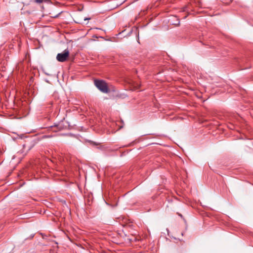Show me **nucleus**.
<instances>
[{
	"mask_svg": "<svg viewBox=\"0 0 253 253\" xmlns=\"http://www.w3.org/2000/svg\"><path fill=\"white\" fill-rule=\"evenodd\" d=\"M69 56V50L68 49H65L63 52L58 53L57 55L56 59L58 61L63 62L67 60Z\"/></svg>",
	"mask_w": 253,
	"mask_h": 253,
	"instance_id": "nucleus-2",
	"label": "nucleus"
},
{
	"mask_svg": "<svg viewBox=\"0 0 253 253\" xmlns=\"http://www.w3.org/2000/svg\"><path fill=\"white\" fill-rule=\"evenodd\" d=\"M49 0H35V2L38 3H41L43 2L48 1Z\"/></svg>",
	"mask_w": 253,
	"mask_h": 253,
	"instance_id": "nucleus-3",
	"label": "nucleus"
},
{
	"mask_svg": "<svg viewBox=\"0 0 253 253\" xmlns=\"http://www.w3.org/2000/svg\"><path fill=\"white\" fill-rule=\"evenodd\" d=\"M139 86H140V85L138 84H137L136 85L134 86V88L135 89H137L139 88Z\"/></svg>",
	"mask_w": 253,
	"mask_h": 253,
	"instance_id": "nucleus-4",
	"label": "nucleus"
},
{
	"mask_svg": "<svg viewBox=\"0 0 253 253\" xmlns=\"http://www.w3.org/2000/svg\"><path fill=\"white\" fill-rule=\"evenodd\" d=\"M94 84L101 91L104 93L108 92L107 84L102 80H94Z\"/></svg>",
	"mask_w": 253,
	"mask_h": 253,
	"instance_id": "nucleus-1",
	"label": "nucleus"
}]
</instances>
